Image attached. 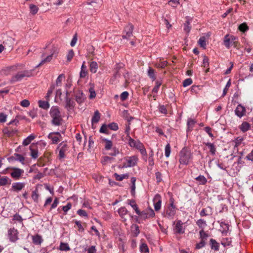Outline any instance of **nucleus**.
<instances>
[{
  "mask_svg": "<svg viewBox=\"0 0 253 253\" xmlns=\"http://www.w3.org/2000/svg\"><path fill=\"white\" fill-rule=\"evenodd\" d=\"M65 103V108L68 110L73 109L76 106L75 101L69 97V92L68 91L66 92Z\"/></svg>",
  "mask_w": 253,
  "mask_h": 253,
  "instance_id": "1a4fd4ad",
  "label": "nucleus"
},
{
  "mask_svg": "<svg viewBox=\"0 0 253 253\" xmlns=\"http://www.w3.org/2000/svg\"><path fill=\"white\" fill-rule=\"evenodd\" d=\"M30 12L33 15L36 14L39 10L38 6L33 4L30 5Z\"/></svg>",
  "mask_w": 253,
  "mask_h": 253,
  "instance_id": "6e6d98bb",
  "label": "nucleus"
},
{
  "mask_svg": "<svg viewBox=\"0 0 253 253\" xmlns=\"http://www.w3.org/2000/svg\"><path fill=\"white\" fill-rule=\"evenodd\" d=\"M108 126L105 124L103 125L99 129V132L100 133L108 134L109 131L107 128Z\"/></svg>",
  "mask_w": 253,
  "mask_h": 253,
  "instance_id": "69168bd1",
  "label": "nucleus"
},
{
  "mask_svg": "<svg viewBox=\"0 0 253 253\" xmlns=\"http://www.w3.org/2000/svg\"><path fill=\"white\" fill-rule=\"evenodd\" d=\"M193 159L191 151L186 147L183 148L179 152V162L180 164L187 165Z\"/></svg>",
  "mask_w": 253,
  "mask_h": 253,
  "instance_id": "7ed1b4c3",
  "label": "nucleus"
},
{
  "mask_svg": "<svg viewBox=\"0 0 253 253\" xmlns=\"http://www.w3.org/2000/svg\"><path fill=\"white\" fill-rule=\"evenodd\" d=\"M161 84H162V83L160 81H157L156 82V85L152 89V92L153 93H157L158 92L159 87L161 85Z\"/></svg>",
  "mask_w": 253,
  "mask_h": 253,
  "instance_id": "0e129e2a",
  "label": "nucleus"
},
{
  "mask_svg": "<svg viewBox=\"0 0 253 253\" xmlns=\"http://www.w3.org/2000/svg\"><path fill=\"white\" fill-rule=\"evenodd\" d=\"M212 213V208L211 207L208 206L206 208L203 209L200 212V215L201 217H204L211 215Z\"/></svg>",
  "mask_w": 253,
  "mask_h": 253,
  "instance_id": "6ab92c4d",
  "label": "nucleus"
},
{
  "mask_svg": "<svg viewBox=\"0 0 253 253\" xmlns=\"http://www.w3.org/2000/svg\"><path fill=\"white\" fill-rule=\"evenodd\" d=\"M153 203L154 209L156 211H159L161 208L162 205V198L159 194H157L155 195L153 200Z\"/></svg>",
  "mask_w": 253,
  "mask_h": 253,
  "instance_id": "ddd939ff",
  "label": "nucleus"
},
{
  "mask_svg": "<svg viewBox=\"0 0 253 253\" xmlns=\"http://www.w3.org/2000/svg\"><path fill=\"white\" fill-rule=\"evenodd\" d=\"M124 160L125 163H124L123 167L125 168H129L135 166L137 163L138 159L137 156L133 155L125 157Z\"/></svg>",
  "mask_w": 253,
  "mask_h": 253,
  "instance_id": "39448f33",
  "label": "nucleus"
},
{
  "mask_svg": "<svg viewBox=\"0 0 253 253\" xmlns=\"http://www.w3.org/2000/svg\"><path fill=\"white\" fill-rule=\"evenodd\" d=\"M100 113L98 110H96L94 112V115L91 119L92 124L98 123L100 120Z\"/></svg>",
  "mask_w": 253,
  "mask_h": 253,
  "instance_id": "c756f323",
  "label": "nucleus"
},
{
  "mask_svg": "<svg viewBox=\"0 0 253 253\" xmlns=\"http://www.w3.org/2000/svg\"><path fill=\"white\" fill-rule=\"evenodd\" d=\"M211 250L214 251H218L219 250V244L214 239H211L209 243Z\"/></svg>",
  "mask_w": 253,
  "mask_h": 253,
  "instance_id": "412c9836",
  "label": "nucleus"
},
{
  "mask_svg": "<svg viewBox=\"0 0 253 253\" xmlns=\"http://www.w3.org/2000/svg\"><path fill=\"white\" fill-rule=\"evenodd\" d=\"M176 211V206H171L168 205L164 211L163 215L168 218H173L175 214Z\"/></svg>",
  "mask_w": 253,
  "mask_h": 253,
  "instance_id": "0eeeda50",
  "label": "nucleus"
},
{
  "mask_svg": "<svg viewBox=\"0 0 253 253\" xmlns=\"http://www.w3.org/2000/svg\"><path fill=\"white\" fill-rule=\"evenodd\" d=\"M195 180L197 181L199 184L205 185L207 182V178L202 175H200L198 177L195 178Z\"/></svg>",
  "mask_w": 253,
  "mask_h": 253,
  "instance_id": "473e14b6",
  "label": "nucleus"
},
{
  "mask_svg": "<svg viewBox=\"0 0 253 253\" xmlns=\"http://www.w3.org/2000/svg\"><path fill=\"white\" fill-rule=\"evenodd\" d=\"M140 251L141 253H148L149 248L145 243H142L140 246Z\"/></svg>",
  "mask_w": 253,
  "mask_h": 253,
  "instance_id": "49530a36",
  "label": "nucleus"
},
{
  "mask_svg": "<svg viewBox=\"0 0 253 253\" xmlns=\"http://www.w3.org/2000/svg\"><path fill=\"white\" fill-rule=\"evenodd\" d=\"M246 108L241 104H239L235 110V115L240 118H241L246 115Z\"/></svg>",
  "mask_w": 253,
  "mask_h": 253,
  "instance_id": "4468645a",
  "label": "nucleus"
},
{
  "mask_svg": "<svg viewBox=\"0 0 253 253\" xmlns=\"http://www.w3.org/2000/svg\"><path fill=\"white\" fill-rule=\"evenodd\" d=\"M25 186V183L23 182L13 183L11 186V190L18 192L21 190Z\"/></svg>",
  "mask_w": 253,
  "mask_h": 253,
  "instance_id": "dca6fc26",
  "label": "nucleus"
},
{
  "mask_svg": "<svg viewBox=\"0 0 253 253\" xmlns=\"http://www.w3.org/2000/svg\"><path fill=\"white\" fill-rule=\"evenodd\" d=\"M38 103L39 107L43 109L47 110L49 108V104L47 101L39 100Z\"/></svg>",
  "mask_w": 253,
  "mask_h": 253,
  "instance_id": "f704fd0d",
  "label": "nucleus"
},
{
  "mask_svg": "<svg viewBox=\"0 0 253 253\" xmlns=\"http://www.w3.org/2000/svg\"><path fill=\"white\" fill-rule=\"evenodd\" d=\"M198 43L201 47L205 48L206 46L205 38L204 37H201L198 41Z\"/></svg>",
  "mask_w": 253,
  "mask_h": 253,
  "instance_id": "052dcab7",
  "label": "nucleus"
},
{
  "mask_svg": "<svg viewBox=\"0 0 253 253\" xmlns=\"http://www.w3.org/2000/svg\"><path fill=\"white\" fill-rule=\"evenodd\" d=\"M59 49L57 46L53 45L50 49V54L56 58L58 54Z\"/></svg>",
  "mask_w": 253,
  "mask_h": 253,
  "instance_id": "c03bdc74",
  "label": "nucleus"
},
{
  "mask_svg": "<svg viewBox=\"0 0 253 253\" xmlns=\"http://www.w3.org/2000/svg\"><path fill=\"white\" fill-rule=\"evenodd\" d=\"M17 132L16 129H9L7 127H5L2 130V132L8 137H10L14 135Z\"/></svg>",
  "mask_w": 253,
  "mask_h": 253,
  "instance_id": "393cba45",
  "label": "nucleus"
},
{
  "mask_svg": "<svg viewBox=\"0 0 253 253\" xmlns=\"http://www.w3.org/2000/svg\"><path fill=\"white\" fill-rule=\"evenodd\" d=\"M48 138L52 141L53 144H57L59 141V137L54 135V133H50Z\"/></svg>",
  "mask_w": 253,
  "mask_h": 253,
  "instance_id": "4c0bfd02",
  "label": "nucleus"
},
{
  "mask_svg": "<svg viewBox=\"0 0 253 253\" xmlns=\"http://www.w3.org/2000/svg\"><path fill=\"white\" fill-rule=\"evenodd\" d=\"M154 152L152 150L149 153V165L151 166H153L154 165Z\"/></svg>",
  "mask_w": 253,
  "mask_h": 253,
  "instance_id": "680f3d73",
  "label": "nucleus"
},
{
  "mask_svg": "<svg viewBox=\"0 0 253 253\" xmlns=\"http://www.w3.org/2000/svg\"><path fill=\"white\" fill-rule=\"evenodd\" d=\"M114 176L116 180L117 181H122L124 179L127 178L128 177V174L127 173L120 175L117 173H115L114 174Z\"/></svg>",
  "mask_w": 253,
  "mask_h": 253,
  "instance_id": "c9c22d12",
  "label": "nucleus"
},
{
  "mask_svg": "<svg viewBox=\"0 0 253 253\" xmlns=\"http://www.w3.org/2000/svg\"><path fill=\"white\" fill-rule=\"evenodd\" d=\"M231 239L228 238H223L221 241V245L224 247L229 246L231 245Z\"/></svg>",
  "mask_w": 253,
  "mask_h": 253,
  "instance_id": "8fccbe9b",
  "label": "nucleus"
},
{
  "mask_svg": "<svg viewBox=\"0 0 253 253\" xmlns=\"http://www.w3.org/2000/svg\"><path fill=\"white\" fill-rule=\"evenodd\" d=\"M98 69V64L95 61H92L89 64V69L91 73H95Z\"/></svg>",
  "mask_w": 253,
  "mask_h": 253,
  "instance_id": "72a5a7b5",
  "label": "nucleus"
},
{
  "mask_svg": "<svg viewBox=\"0 0 253 253\" xmlns=\"http://www.w3.org/2000/svg\"><path fill=\"white\" fill-rule=\"evenodd\" d=\"M49 115L51 118V123L53 126H59L61 125L63 119L57 106H53L51 107Z\"/></svg>",
  "mask_w": 253,
  "mask_h": 253,
  "instance_id": "f03ea898",
  "label": "nucleus"
},
{
  "mask_svg": "<svg viewBox=\"0 0 253 253\" xmlns=\"http://www.w3.org/2000/svg\"><path fill=\"white\" fill-rule=\"evenodd\" d=\"M53 57H54V56L50 54L46 58L43 59L41 61V62L39 63V64L37 66V67L41 66V65L44 64L45 62H49L51 60V59H52Z\"/></svg>",
  "mask_w": 253,
  "mask_h": 253,
  "instance_id": "603ef678",
  "label": "nucleus"
},
{
  "mask_svg": "<svg viewBox=\"0 0 253 253\" xmlns=\"http://www.w3.org/2000/svg\"><path fill=\"white\" fill-rule=\"evenodd\" d=\"M11 180L7 176H3L0 178V186H5L7 184H10Z\"/></svg>",
  "mask_w": 253,
  "mask_h": 253,
  "instance_id": "2f4dec72",
  "label": "nucleus"
},
{
  "mask_svg": "<svg viewBox=\"0 0 253 253\" xmlns=\"http://www.w3.org/2000/svg\"><path fill=\"white\" fill-rule=\"evenodd\" d=\"M32 241L35 245H40L42 242L43 240L41 236L37 234L32 236Z\"/></svg>",
  "mask_w": 253,
  "mask_h": 253,
  "instance_id": "5701e85b",
  "label": "nucleus"
},
{
  "mask_svg": "<svg viewBox=\"0 0 253 253\" xmlns=\"http://www.w3.org/2000/svg\"><path fill=\"white\" fill-rule=\"evenodd\" d=\"M59 249L63 251H68L70 248L67 243L61 242L60 245Z\"/></svg>",
  "mask_w": 253,
  "mask_h": 253,
  "instance_id": "de8ad7c7",
  "label": "nucleus"
},
{
  "mask_svg": "<svg viewBox=\"0 0 253 253\" xmlns=\"http://www.w3.org/2000/svg\"><path fill=\"white\" fill-rule=\"evenodd\" d=\"M140 218L145 220L146 219H148L150 218H153L155 216V213L153 210L150 208L149 209L141 211H140V213H137Z\"/></svg>",
  "mask_w": 253,
  "mask_h": 253,
  "instance_id": "423d86ee",
  "label": "nucleus"
},
{
  "mask_svg": "<svg viewBox=\"0 0 253 253\" xmlns=\"http://www.w3.org/2000/svg\"><path fill=\"white\" fill-rule=\"evenodd\" d=\"M29 149L31 151V156L33 159H36L38 157V150L33 149L32 145L30 146Z\"/></svg>",
  "mask_w": 253,
  "mask_h": 253,
  "instance_id": "79ce46f5",
  "label": "nucleus"
},
{
  "mask_svg": "<svg viewBox=\"0 0 253 253\" xmlns=\"http://www.w3.org/2000/svg\"><path fill=\"white\" fill-rule=\"evenodd\" d=\"M58 148H60V150L66 152L68 150V147L66 142L63 141L59 145Z\"/></svg>",
  "mask_w": 253,
  "mask_h": 253,
  "instance_id": "3c124183",
  "label": "nucleus"
},
{
  "mask_svg": "<svg viewBox=\"0 0 253 253\" xmlns=\"http://www.w3.org/2000/svg\"><path fill=\"white\" fill-rule=\"evenodd\" d=\"M14 43V39L11 37H9L7 40L3 42V45L5 48H8V49H11L13 47Z\"/></svg>",
  "mask_w": 253,
  "mask_h": 253,
  "instance_id": "aec40b11",
  "label": "nucleus"
},
{
  "mask_svg": "<svg viewBox=\"0 0 253 253\" xmlns=\"http://www.w3.org/2000/svg\"><path fill=\"white\" fill-rule=\"evenodd\" d=\"M108 127L111 130H117L119 129L118 124L116 123L113 122L108 125Z\"/></svg>",
  "mask_w": 253,
  "mask_h": 253,
  "instance_id": "e2e57ef3",
  "label": "nucleus"
},
{
  "mask_svg": "<svg viewBox=\"0 0 253 253\" xmlns=\"http://www.w3.org/2000/svg\"><path fill=\"white\" fill-rule=\"evenodd\" d=\"M218 222L220 224V226L222 228V229L220 230L222 234L223 235H226L229 230V224L222 221H218Z\"/></svg>",
  "mask_w": 253,
  "mask_h": 253,
  "instance_id": "f3484780",
  "label": "nucleus"
},
{
  "mask_svg": "<svg viewBox=\"0 0 253 253\" xmlns=\"http://www.w3.org/2000/svg\"><path fill=\"white\" fill-rule=\"evenodd\" d=\"M133 26L131 23L128 24L124 28L122 35V38L124 39L128 40L132 36V31Z\"/></svg>",
  "mask_w": 253,
  "mask_h": 253,
  "instance_id": "6e6552de",
  "label": "nucleus"
},
{
  "mask_svg": "<svg viewBox=\"0 0 253 253\" xmlns=\"http://www.w3.org/2000/svg\"><path fill=\"white\" fill-rule=\"evenodd\" d=\"M231 79H229L227 83H226V84L225 85V87L223 89V93L222 96H224L227 93V91L229 89V88L231 86Z\"/></svg>",
  "mask_w": 253,
  "mask_h": 253,
  "instance_id": "5fc2aeb1",
  "label": "nucleus"
},
{
  "mask_svg": "<svg viewBox=\"0 0 253 253\" xmlns=\"http://www.w3.org/2000/svg\"><path fill=\"white\" fill-rule=\"evenodd\" d=\"M72 208V204L71 203H68L67 204L62 207V210L64 212V214H67V211L70 210Z\"/></svg>",
  "mask_w": 253,
  "mask_h": 253,
  "instance_id": "774afa93",
  "label": "nucleus"
},
{
  "mask_svg": "<svg viewBox=\"0 0 253 253\" xmlns=\"http://www.w3.org/2000/svg\"><path fill=\"white\" fill-rule=\"evenodd\" d=\"M239 127L241 131L246 132L250 129L251 125L247 122H243Z\"/></svg>",
  "mask_w": 253,
  "mask_h": 253,
  "instance_id": "4be33fe9",
  "label": "nucleus"
},
{
  "mask_svg": "<svg viewBox=\"0 0 253 253\" xmlns=\"http://www.w3.org/2000/svg\"><path fill=\"white\" fill-rule=\"evenodd\" d=\"M18 234L17 230L14 228H10L8 230V237L11 242H15L18 239Z\"/></svg>",
  "mask_w": 253,
  "mask_h": 253,
  "instance_id": "f8f14e48",
  "label": "nucleus"
},
{
  "mask_svg": "<svg viewBox=\"0 0 253 253\" xmlns=\"http://www.w3.org/2000/svg\"><path fill=\"white\" fill-rule=\"evenodd\" d=\"M136 178L132 177L131 178V194L132 196H134L135 195V181H136Z\"/></svg>",
  "mask_w": 253,
  "mask_h": 253,
  "instance_id": "a19ab883",
  "label": "nucleus"
},
{
  "mask_svg": "<svg viewBox=\"0 0 253 253\" xmlns=\"http://www.w3.org/2000/svg\"><path fill=\"white\" fill-rule=\"evenodd\" d=\"M171 152V148L170 146L169 143H168L165 148V155L166 157L168 158L169 157L170 154Z\"/></svg>",
  "mask_w": 253,
  "mask_h": 253,
  "instance_id": "4d7b16f0",
  "label": "nucleus"
},
{
  "mask_svg": "<svg viewBox=\"0 0 253 253\" xmlns=\"http://www.w3.org/2000/svg\"><path fill=\"white\" fill-rule=\"evenodd\" d=\"M223 43L227 49H230L232 46L237 47L238 44V38L232 35L227 34L224 37Z\"/></svg>",
  "mask_w": 253,
  "mask_h": 253,
  "instance_id": "20e7f679",
  "label": "nucleus"
},
{
  "mask_svg": "<svg viewBox=\"0 0 253 253\" xmlns=\"http://www.w3.org/2000/svg\"><path fill=\"white\" fill-rule=\"evenodd\" d=\"M132 233L134 237H137L140 233L139 226L137 224H132L131 226Z\"/></svg>",
  "mask_w": 253,
  "mask_h": 253,
  "instance_id": "bb28decb",
  "label": "nucleus"
},
{
  "mask_svg": "<svg viewBox=\"0 0 253 253\" xmlns=\"http://www.w3.org/2000/svg\"><path fill=\"white\" fill-rule=\"evenodd\" d=\"M118 212L121 218H124V216L127 214L128 211L125 207H121L119 209Z\"/></svg>",
  "mask_w": 253,
  "mask_h": 253,
  "instance_id": "e433bc0d",
  "label": "nucleus"
},
{
  "mask_svg": "<svg viewBox=\"0 0 253 253\" xmlns=\"http://www.w3.org/2000/svg\"><path fill=\"white\" fill-rule=\"evenodd\" d=\"M204 144L207 146L208 148L209 149L210 154L211 155H215L216 152V148L214 143H211L210 142H204Z\"/></svg>",
  "mask_w": 253,
  "mask_h": 253,
  "instance_id": "a211bd4d",
  "label": "nucleus"
},
{
  "mask_svg": "<svg viewBox=\"0 0 253 253\" xmlns=\"http://www.w3.org/2000/svg\"><path fill=\"white\" fill-rule=\"evenodd\" d=\"M127 203L135 211L136 214L140 213V210L134 200H128Z\"/></svg>",
  "mask_w": 253,
  "mask_h": 253,
  "instance_id": "b1692460",
  "label": "nucleus"
},
{
  "mask_svg": "<svg viewBox=\"0 0 253 253\" xmlns=\"http://www.w3.org/2000/svg\"><path fill=\"white\" fill-rule=\"evenodd\" d=\"M25 66L21 64H17L7 67V70L9 74L17 72L13 75L10 80L11 84L21 81L25 77H30L32 76V70H26L24 69Z\"/></svg>",
  "mask_w": 253,
  "mask_h": 253,
  "instance_id": "f257e3e1",
  "label": "nucleus"
},
{
  "mask_svg": "<svg viewBox=\"0 0 253 253\" xmlns=\"http://www.w3.org/2000/svg\"><path fill=\"white\" fill-rule=\"evenodd\" d=\"M158 109H159V111L162 114L166 115L168 113V110H167V107L164 105H159V107H158Z\"/></svg>",
  "mask_w": 253,
  "mask_h": 253,
  "instance_id": "bf43d9fd",
  "label": "nucleus"
},
{
  "mask_svg": "<svg viewBox=\"0 0 253 253\" xmlns=\"http://www.w3.org/2000/svg\"><path fill=\"white\" fill-rule=\"evenodd\" d=\"M196 224L201 230H204L205 227L207 226L206 221L203 219H198L196 221Z\"/></svg>",
  "mask_w": 253,
  "mask_h": 253,
  "instance_id": "a878e982",
  "label": "nucleus"
},
{
  "mask_svg": "<svg viewBox=\"0 0 253 253\" xmlns=\"http://www.w3.org/2000/svg\"><path fill=\"white\" fill-rule=\"evenodd\" d=\"M127 138L128 139V144L129 145V146L132 148H134L137 142H138V140H135L131 137H128Z\"/></svg>",
  "mask_w": 253,
  "mask_h": 253,
  "instance_id": "13d9d810",
  "label": "nucleus"
},
{
  "mask_svg": "<svg viewBox=\"0 0 253 253\" xmlns=\"http://www.w3.org/2000/svg\"><path fill=\"white\" fill-rule=\"evenodd\" d=\"M200 238L201 240L206 242L209 237L208 233L205 232L204 230H201L199 232Z\"/></svg>",
  "mask_w": 253,
  "mask_h": 253,
  "instance_id": "ea45409f",
  "label": "nucleus"
},
{
  "mask_svg": "<svg viewBox=\"0 0 253 253\" xmlns=\"http://www.w3.org/2000/svg\"><path fill=\"white\" fill-rule=\"evenodd\" d=\"M238 29L242 32H246L249 29V26L247 25L246 23L244 22L243 23H242L240 24L238 27Z\"/></svg>",
  "mask_w": 253,
  "mask_h": 253,
  "instance_id": "37998d69",
  "label": "nucleus"
},
{
  "mask_svg": "<svg viewBox=\"0 0 253 253\" xmlns=\"http://www.w3.org/2000/svg\"><path fill=\"white\" fill-rule=\"evenodd\" d=\"M74 96L76 101L80 105H81L86 99L85 94L80 90H78L75 92Z\"/></svg>",
  "mask_w": 253,
  "mask_h": 253,
  "instance_id": "9d476101",
  "label": "nucleus"
},
{
  "mask_svg": "<svg viewBox=\"0 0 253 253\" xmlns=\"http://www.w3.org/2000/svg\"><path fill=\"white\" fill-rule=\"evenodd\" d=\"M102 140L105 143L104 147L106 150H110L112 147V142L106 138L101 137Z\"/></svg>",
  "mask_w": 253,
  "mask_h": 253,
  "instance_id": "7c9ffc66",
  "label": "nucleus"
},
{
  "mask_svg": "<svg viewBox=\"0 0 253 253\" xmlns=\"http://www.w3.org/2000/svg\"><path fill=\"white\" fill-rule=\"evenodd\" d=\"M148 76L150 78L152 79L153 81H155L156 79V77L155 74V70L151 67H149L148 70Z\"/></svg>",
  "mask_w": 253,
  "mask_h": 253,
  "instance_id": "58836bf2",
  "label": "nucleus"
},
{
  "mask_svg": "<svg viewBox=\"0 0 253 253\" xmlns=\"http://www.w3.org/2000/svg\"><path fill=\"white\" fill-rule=\"evenodd\" d=\"M12 171L10 173V176L14 179H19L22 174L24 173V170L16 167L10 168Z\"/></svg>",
  "mask_w": 253,
  "mask_h": 253,
  "instance_id": "9b49d317",
  "label": "nucleus"
},
{
  "mask_svg": "<svg viewBox=\"0 0 253 253\" xmlns=\"http://www.w3.org/2000/svg\"><path fill=\"white\" fill-rule=\"evenodd\" d=\"M87 75L86 67L85 65V61H84L81 67V70L80 74V78H84Z\"/></svg>",
  "mask_w": 253,
  "mask_h": 253,
  "instance_id": "c85d7f7f",
  "label": "nucleus"
},
{
  "mask_svg": "<svg viewBox=\"0 0 253 253\" xmlns=\"http://www.w3.org/2000/svg\"><path fill=\"white\" fill-rule=\"evenodd\" d=\"M183 223L181 220H178L174 227L175 232L178 234L184 233V228L183 227Z\"/></svg>",
  "mask_w": 253,
  "mask_h": 253,
  "instance_id": "2eb2a0df",
  "label": "nucleus"
},
{
  "mask_svg": "<svg viewBox=\"0 0 253 253\" xmlns=\"http://www.w3.org/2000/svg\"><path fill=\"white\" fill-rule=\"evenodd\" d=\"M114 72L113 75L110 80V82L112 84H114L115 82L121 77V73L120 72L114 71Z\"/></svg>",
  "mask_w": 253,
  "mask_h": 253,
  "instance_id": "cd10ccee",
  "label": "nucleus"
},
{
  "mask_svg": "<svg viewBox=\"0 0 253 253\" xmlns=\"http://www.w3.org/2000/svg\"><path fill=\"white\" fill-rule=\"evenodd\" d=\"M202 66H203L204 68H207L206 70V72H208L209 71V58L207 56H204L203 60V65Z\"/></svg>",
  "mask_w": 253,
  "mask_h": 253,
  "instance_id": "a18cd8bd",
  "label": "nucleus"
},
{
  "mask_svg": "<svg viewBox=\"0 0 253 253\" xmlns=\"http://www.w3.org/2000/svg\"><path fill=\"white\" fill-rule=\"evenodd\" d=\"M74 56V52L73 49L69 51L67 55V60L68 62H70Z\"/></svg>",
  "mask_w": 253,
  "mask_h": 253,
  "instance_id": "338daca9",
  "label": "nucleus"
},
{
  "mask_svg": "<svg viewBox=\"0 0 253 253\" xmlns=\"http://www.w3.org/2000/svg\"><path fill=\"white\" fill-rule=\"evenodd\" d=\"M14 155L16 157V161H19L22 164L24 165L25 157L21 154L15 153Z\"/></svg>",
  "mask_w": 253,
  "mask_h": 253,
  "instance_id": "09e8293b",
  "label": "nucleus"
},
{
  "mask_svg": "<svg viewBox=\"0 0 253 253\" xmlns=\"http://www.w3.org/2000/svg\"><path fill=\"white\" fill-rule=\"evenodd\" d=\"M38 189H36L34 191L32 192V194L31 195L32 199L34 200V202L38 203V199L39 195L38 193Z\"/></svg>",
  "mask_w": 253,
  "mask_h": 253,
  "instance_id": "864d4df0",
  "label": "nucleus"
}]
</instances>
